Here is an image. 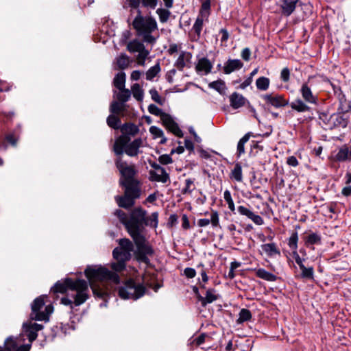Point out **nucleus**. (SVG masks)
<instances>
[{"mask_svg":"<svg viewBox=\"0 0 351 351\" xmlns=\"http://www.w3.org/2000/svg\"><path fill=\"white\" fill-rule=\"evenodd\" d=\"M133 27L138 35L143 37L145 42L153 43L156 40L152 35V33L157 29V23L154 19L143 17L139 14L134 19Z\"/></svg>","mask_w":351,"mask_h":351,"instance_id":"obj_5","label":"nucleus"},{"mask_svg":"<svg viewBox=\"0 0 351 351\" xmlns=\"http://www.w3.org/2000/svg\"><path fill=\"white\" fill-rule=\"evenodd\" d=\"M230 102L233 108L237 109L244 106L245 98L241 94L234 93L230 96Z\"/></svg>","mask_w":351,"mask_h":351,"instance_id":"obj_17","label":"nucleus"},{"mask_svg":"<svg viewBox=\"0 0 351 351\" xmlns=\"http://www.w3.org/2000/svg\"><path fill=\"white\" fill-rule=\"evenodd\" d=\"M67 289L75 291V294L71 296L74 299L75 306H80L89 298V289L88 282L85 280L77 279L75 280L71 278H66L64 281H58L51 288L54 293H63Z\"/></svg>","mask_w":351,"mask_h":351,"instance_id":"obj_3","label":"nucleus"},{"mask_svg":"<svg viewBox=\"0 0 351 351\" xmlns=\"http://www.w3.org/2000/svg\"><path fill=\"white\" fill-rule=\"evenodd\" d=\"M209 87L216 90L220 93H223L226 89L225 83L221 80H217L210 83Z\"/></svg>","mask_w":351,"mask_h":351,"instance_id":"obj_44","label":"nucleus"},{"mask_svg":"<svg viewBox=\"0 0 351 351\" xmlns=\"http://www.w3.org/2000/svg\"><path fill=\"white\" fill-rule=\"evenodd\" d=\"M160 71V63H156L154 66H152L146 72V79L147 80H152L154 77Z\"/></svg>","mask_w":351,"mask_h":351,"instance_id":"obj_39","label":"nucleus"},{"mask_svg":"<svg viewBox=\"0 0 351 351\" xmlns=\"http://www.w3.org/2000/svg\"><path fill=\"white\" fill-rule=\"evenodd\" d=\"M125 250H122L121 248H115L114 249L112 252V255L114 259L116 260H124V261H128L131 258V255H130L128 257L127 256H125Z\"/></svg>","mask_w":351,"mask_h":351,"instance_id":"obj_40","label":"nucleus"},{"mask_svg":"<svg viewBox=\"0 0 351 351\" xmlns=\"http://www.w3.org/2000/svg\"><path fill=\"white\" fill-rule=\"evenodd\" d=\"M252 314L247 309L243 308L239 313V317L238 319V323H242L248 321L251 319Z\"/></svg>","mask_w":351,"mask_h":351,"instance_id":"obj_45","label":"nucleus"},{"mask_svg":"<svg viewBox=\"0 0 351 351\" xmlns=\"http://www.w3.org/2000/svg\"><path fill=\"white\" fill-rule=\"evenodd\" d=\"M114 215H117L121 222L125 226L129 234L130 229H137L138 232H142V223L144 222L146 215V212L142 208H137L132 210L130 218L121 210H117Z\"/></svg>","mask_w":351,"mask_h":351,"instance_id":"obj_6","label":"nucleus"},{"mask_svg":"<svg viewBox=\"0 0 351 351\" xmlns=\"http://www.w3.org/2000/svg\"><path fill=\"white\" fill-rule=\"evenodd\" d=\"M116 62L119 69H124L130 64L129 57L125 54H121L117 58Z\"/></svg>","mask_w":351,"mask_h":351,"instance_id":"obj_36","label":"nucleus"},{"mask_svg":"<svg viewBox=\"0 0 351 351\" xmlns=\"http://www.w3.org/2000/svg\"><path fill=\"white\" fill-rule=\"evenodd\" d=\"M47 295H43L36 298L32 304V313L30 317L32 320L48 321L49 315L53 311L51 304L45 305V298Z\"/></svg>","mask_w":351,"mask_h":351,"instance_id":"obj_9","label":"nucleus"},{"mask_svg":"<svg viewBox=\"0 0 351 351\" xmlns=\"http://www.w3.org/2000/svg\"><path fill=\"white\" fill-rule=\"evenodd\" d=\"M43 328V325L33 323L32 321L23 323V333L19 337H8L3 348L0 349V351H29L32 341L38 336L37 332Z\"/></svg>","mask_w":351,"mask_h":351,"instance_id":"obj_2","label":"nucleus"},{"mask_svg":"<svg viewBox=\"0 0 351 351\" xmlns=\"http://www.w3.org/2000/svg\"><path fill=\"white\" fill-rule=\"evenodd\" d=\"M255 224L261 226L264 223L263 219L258 215L255 214L254 212L252 213L249 217Z\"/></svg>","mask_w":351,"mask_h":351,"instance_id":"obj_55","label":"nucleus"},{"mask_svg":"<svg viewBox=\"0 0 351 351\" xmlns=\"http://www.w3.org/2000/svg\"><path fill=\"white\" fill-rule=\"evenodd\" d=\"M212 68L213 64L206 58H200L195 66L197 72L202 75H207L210 72Z\"/></svg>","mask_w":351,"mask_h":351,"instance_id":"obj_16","label":"nucleus"},{"mask_svg":"<svg viewBox=\"0 0 351 351\" xmlns=\"http://www.w3.org/2000/svg\"><path fill=\"white\" fill-rule=\"evenodd\" d=\"M125 74L123 72H119L117 74L114 79V86L119 89L125 88Z\"/></svg>","mask_w":351,"mask_h":351,"instance_id":"obj_33","label":"nucleus"},{"mask_svg":"<svg viewBox=\"0 0 351 351\" xmlns=\"http://www.w3.org/2000/svg\"><path fill=\"white\" fill-rule=\"evenodd\" d=\"M107 123L110 128L117 129L119 127L120 120L114 115H110L107 118Z\"/></svg>","mask_w":351,"mask_h":351,"instance_id":"obj_50","label":"nucleus"},{"mask_svg":"<svg viewBox=\"0 0 351 351\" xmlns=\"http://www.w3.org/2000/svg\"><path fill=\"white\" fill-rule=\"evenodd\" d=\"M298 234L297 233L293 234L289 239V246L293 250V251H296L298 248Z\"/></svg>","mask_w":351,"mask_h":351,"instance_id":"obj_53","label":"nucleus"},{"mask_svg":"<svg viewBox=\"0 0 351 351\" xmlns=\"http://www.w3.org/2000/svg\"><path fill=\"white\" fill-rule=\"evenodd\" d=\"M293 256L295 261V263H297V265H298V267H301L302 265H304V262L305 261L304 258H301L298 253L297 252V251H293Z\"/></svg>","mask_w":351,"mask_h":351,"instance_id":"obj_63","label":"nucleus"},{"mask_svg":"<svg viewBox=\"0 0 351 351\" xmlns=\"http://www.w3.org/2000/svg\"><path fill=\"white\" fill-rule=\"evenodd\" d=\"M301 270L300 277L304 279H313L314 269L313 267H306L305 265H302L299 267Z\"/></svg>","mask_w":351,"mask_h":351,"instance_id":"obj_32","label":"nucleus"},{"mask_svg":"<svg viewBox=\"0 0 351 351\" xmlns=\"http://www.w3.org/2000/svg\"><path fill=\"white\" fill-rule=\"evenodd\" d=\"M124 195L116 196L115 200L119 206L129 208L134 204V199L141 195L140 186H123Z\"/></svg>","mask_w":351,"mask_h":351,"instance_id":"obj_11","label":"nucleus"},{"mask_svg":"<svg viewBox=\"0 0 351 351\" xmlns=\"http://www.w3.org/2000/svg\"><path fill=\"white\" fill-rule=\"evenodd\" d=\"M125 104L123 102L117 101H112L110 105V112L114 114H120L125 110Z\"/></svg>","mask_w":351,"mask_h":351,"instance_id":"obj_37","label":"nucleus"},{"mask_svg":"<svg viewBox=\"0 0 351 351\" xmlns=\"http://www.w3.org/2000/svg\"><path fill=\"white\" fill-rule=\"evenodd\" d=\"M191 54L189 52L182 51L176 62V66L178 69H182L190 62Z\"/></svg>","mask_w":351,"mask_h":351,"instance_id":"obj_24","label":"nucleus"},{"mask_svg":"<svg viewBox=\"0 0 351 351\" xmlns=\"http://www.w3.org/2000/svg\"><path fill=\"white\" fill-rule=\"evenodd\" d=\"M184 275L189 278H193L196 275V271L193 268L187 267L184 271Z\"/></svg>","mask_w":351,"mask_h":351,"instance_id":"obj_64","label":"nucleus"},{"mask_svg":"<svg viewBox=\"0 0 351 351\" xmlns=\"http://www.w3.org/2000/svg\"><path fill=\"white\" fill-rule=\"evenodd\" d=\"M255 224L261 226L264 223L263 219L258 215L255 214L254 212L252 213L249 217Z\"/></svg>","mask_w":351,"mask_h":351,"instance_id":"obj_56","label":"nucleus"},{"mask_svg":"<svg viewBox=\"0 0 351 351\" xmlns=\"http://www.w3.org/2000/svg\"><path fill=\"white\" fill-rule=\"evenodd\" d=\"M130 138L125 135H121L114 142L113 150L116 155L121 156L123 153L128 156L134 157L140 153V148L143 146V141L141 138H136L130 142Z\"/></svg>","mask_w":351,"mask_h":351,"instance_id":"obj_4","label":"nucleus"},{"mask_svg":"<svg viewBox=\"0 0 351 351\" xmlns=\"http://www.w3.org/2000/svg\"><path fill=\"white\" fill-rule=\"evenodd\" d=\"M336 160L338 161L351 160V147L344 145L339 148L336 154Z\"/></svg>","mask_w":351,"mask_h":351,"instance_id":"obj_20","label":"nucleus"},{"mask_svg":"<svg viewBox=\"0 0 351 351\" xmlns=\"http://www.w3.org/2000/svg\"><path fill=\"white\" fill-rule=\"evenodd\" d=\"M290 106L292 109L299 112H304L310 110V107H308L305 104V101L304 100H302L300 99H298L294 101L291 102Z\"/></svg>","mask_w":351,"mask_h":351,"instance_id":"obj_27","label":"nucleus"},{"mask_svg":"<svg viewBox=\"0 0 351 351\" xmlns=\"http://www.w3.org/2000/svg\"><path fill=\"white\" fill-rule=\"evenodd\" d=\"M243 66V63L240 60H230L224 66V72L229 74L236 70L240 69Z\"/></svg>","mask_w":351,"mask_h":351,"instance_id":"obj_21","label":"nucleus"},{"mask_svg":"<svg viewBox=\"0 0 351 351\" xmlns=\"http://www.w3.org/2000/svg\"><path fill=\"white\" fill-rule=\"evenodd\" d=\"M262 98L267 104L277 108L288 105V101H287L282 95L274 93L265 94L262 96Z\"/></svg>","mask_w":351,"mask_h":351,"instance_id":"obj_12","label":"nucleus"},{"mask_svg":"<svg viewBox=\"0 0 351 351\" xmlns=\"http://www.w3.org/2000/svg\"><path fill=\"white\" fill-rule=\"evenodd\" d=\"M146 226H150L154 228H156L158 223V213L154 212L151 214L149 217L145 219L143 222Z\"/></svg>","mask_w":351,"mask_h":351,"instance_id":"obj_31","label":"nucleus"},{"mask_svg":"<svg viewBox=\"0 0 351 351\" xmlns=\"http://www.w3.org/2000/svg\"><path fill=\"white\" fill-rule=\"evenodd\" d=\"M158 160L162 165H168L172 162V158L168 154L161 155L159 157Z\"/></svg>","mask_w":351,"mask_h":351,"instance_id":"obj_61","label":"nucleus"},{"mask_svg":"<svg viewBox=\"0 0 351 351\" xmlns=\"http://www.w3.org/2000/svg\"><path fill=\"white\" fill-rule=\"evenodd\" d=\"M256 276L261 278L263 280L269 281V282H274L276 280L277 277L276 275L266 271L263 268H258V269H254Z\"/></svg>","mask_w":351,"mask_h":351,"instance_id":"obj_19","label":"nucleus"},{"mask_svg":"<svg viewBox=\"0 0 351 351\" xmlns=\"http://www.w3.org/2000/svg\"><path fill=\"white\" fill-rule=\"evenodd\" d=\"M209 10H210V3L209 2H204L202 5V8H201V10H200L199 14L202 15V16L208 17Z\"/></svg>","mask_w":351,"mask_h":351,"instance_id":"obj_57","label":"nucleus"},{"mask_svg":"<svg viewBox=\"0 0 351 351\" xmlns=\"http://www.w3.org/2000/svg\"><path fill=\"white\" fill-rule=\"evenodd\" d=\"M230 178L237 182L243 181L242 167L240 164L237 163L231 171Z\"/></svg>","mask_w":351,"mask_h":351,"instance_id":"obj_30","label":"nucleus"},{"mask_svg":"<svg viewBox=\"0 0 351 351\" xmlns=\"http://www.w3.org/2000/svg\"><path fill=\"white\" fill-rule=\"evenodd\" d=\"M149 132L153 136L154 138H161L160 143L165 144L167 142V138L164 136V132L160 128L156 126H151Z\"/></svg>","mask_w":351,"mask_h":351,"instance_id":"obj_29","label":"nucleus"},{"mask_svg":"<svg viewBox=\"0 0 351 351\" xmlns=\"http://www.w3.org/2000/svg\"><path fill=\"white\" fill-rule=\"evenodd\" d=\"M330 120L335 125L346 126L345 121L342 116L339 114H333L330 116Z\"/></svg>","mask_w":351,"mask_h":351,"instance_id":"obj_48","label":"nucleus"},{"mask_svg":"<svg viewBox=\"0 0 351 351\" xmlns=\"http://www.w3.org/2000/svg\"><path fill=\"white\" fill-rule=\"evenodd\" d=\"M217 299L218 295L215 293L214 289L207 290L205 297L198 295V300L201 302L203 306H205L207 304L211 303Z\"/></svg>","mask_w":351,"mask_h":351,"instance_id":"obj_18","label":"nucleus"},{"mask_svg":"<svg viewBox=\"0 0 351 351\" xmlns=\"http://www.w3.org/2000/svg\"><path fill=\"white\" fill-rule=\"evenodd\" d=\"M161 121L165 128L173 134L178 137H182L183 136L182 130L171 115L169 114H163L162 119Z\"/></svg>","mask_w":351,"mask_h":351,"instance_id":"obj_13","label":"nucleus"},{"mask_svg":"<svg viewBox=\"0 0 351 351\" xmlns=\"http://www.w3.org/2000/svg\"><path fill=\"white\" fill-rule=\"evenodd\" d=\"M133 97L138 101H141L143 97V91L138 84H134L131 90Z\"/></svg>","mask_w":351,"mask_h":351,"instance_id":"obj_41","label":"nucleus"},{"mask_svg":"<svg viewBox=\"0 0 351 351\" xmlns=\"http://www.w3.org/2000/svg\"><path fill=\"white\" fill-rule=\"evenodd\" d=\"M223 198L228 205V208L231 211H234L235 210L234 204L232 198L231 193L228 190L224 191Z\"/></svg>","mask_w":351,"mask_h":351,"instance_id":"obj_46","label":"nucleus"},{"mask_svg":"<svg viewBox=\"0 0 351 351\" xmlns=\"http://www.w3.org/2000/svg\"><path fill=\"white\" fill-rule=\"evenodd\" d=\"M207 19H208V17L202 16L200 14H199V16H197V18L193 25V29L197 34H200V32L202 29L204 21Z\"/></svg>","mask_w":351,"mask_h":351,"instance_id":"obj_43","label":"nucleus"},{"mask_svg":"<svg viewBox=\"0 0 351 351\" xmlns=\"http://www.w3.org/2000/svg\"><path fill=\"white\" fill-rule=\"evenodd\" d=\"M119 244V247H117V248H121L125 250V256H127L128 257L131 255L132 252L134 251V245L128 239H120Z\"/></svg>","mask_w":351,"mask_h":351,"instance_id":"obj_26","label":"nucleus"},{"mask_svg":"<svg viewBox=\"0 0 351 351\" xmlns=\"http://www.w3.org/2000/svg\"><path fill=\"white\" fill-rule=\"evenodd\" d=\"M116 166L119 169L121 178L120 184L123 186H139V182L135 178L136 170L134 165H128L121 156L116 160Z\"/></svg>","mask_w":351,"mask_h":351,"instance_id":"obj_8","label":"nucleus"},{"mask_svg":"<svg viewBox=\"0 0 351 351\" xmlns=\"http://www.w3.org/2000/svg\"><path fill=\"white\" fill-rule=\"evenodd\" d=\"M270 84L269 79L265 77H258L256 81V85L258 90H266L268 89Z\"/></svg>","mask_w":351,"mask_h":351,"instance_id":"obj_35","label":"nucleus"},{"mask_svg":"<svg viewBox=\"0 0 351 351\" xmlns=\"http://www.w3.org/2000/svg\"><path fill=\"white\" fill-rule=\"evenodd\" d=\"M262 251L269 257H273L280 254V251L277 248L276 245L274 243L263 244L261 245Z\"/></svg>","mask_w":351,"mask_h":351,"instance_id":"obj_22","label":"nucleus"},{"mask_svg":"<svg viewBox=\"0 0 351 351\" xmlns=\"http://www.w3.org/2000/svg\"><path fill=\"white\" fill-rule=\"evenodd\" d=\"M115 263H112L110 265L111 268L116 272L123 271L125 267V261L124 260H117Z\"/></svg>","mask_w":351,"mask_h":351,"instance_id":"obj_49","label":"nucleus"},{"mask_svg":"<svg viewBox=\"0 0 351 351\" xmlns=\"http://www.w3.org/2000/svg\"><path fill=\"white\" fill-rule=\"evenodd\" d=\"M148 111L149 113L154 115L159 116L161 120L162 119V115L167 114V113L162 112V110L160 108H159L154 104H150L148 106Z\"/></svg>","mask_w":351,"mask_h":351,"instance_id":"obj_47","label":"nucleus"},{"mask_svg":"<svg viewBox=\"0 0 351 351\" xmlns=\"http://www.w3.org/2000/svg\"><path fill=\"white\" fill-rule=\"evenodd\" d=\"M321 238L316 233L310 234L307 237L306 242L308 244H317L320 242Z\"/></svg>","mask_w":351,"mask_h":351,"instance_id":"obj_51","label":"nucleus"},{"mask_svg":"<svg viewBox=\"0 0 351 351\" xmlns=\"http://www.w3.org/2000/svg\"><path fill=\"white\" fill-rule=\"evenodd\" d=\"M250 137V133H247L245 134L239 141L237 145V152L238 156H240L241 154H244L245 152V144L249 141Z\"/></svg>","mask_w":351,"mask_h":351,"instance_id":"obj_38","label":"nucleus"},{"mask_svg":"<svg viewBox=\"0 0 351 351\" xmlns=\"http://www.w3.org/2000/svg\"><path fill=\"white\" fill-rule=\"evenodd\" d=\"M210 223L213 227H217L219 224V215L217 211H213L210 215Z\"/></svg>","mask_w":351,"mask_h":351,"instance_id":"obj_58","label":"nucleus"},{"mask_svg":"<svg viewBox=\"0 0 351 351\" xmlns=\"http://www.w3.org/2000/svg\"><path fill=\"white\" fill-rule=\"evenodd\" d=\"M157 13L159 14L160 21L165 22L169 16V12L164 10H158Z\"/></svg>","mask_w":351,"mask_h":351,"instance_id":"obj_60","label":"nucleus"},{"mask_svg":"<svg viewBox=\"0 0 351 351\" xmlns=\"http://www.w3.org/2000/svg\"><path fill=\"white\" fill-rule=\"evenodd\" d=\"M193 182L194 181L191 179L185 180V187L182 189L183 193H190L195 189Z\"/></svg>","mask_w":351,"mask_h":351,"instance_id":"obj_52","label":"nucleus"},{"mask_svg":"<svg viewBox=\"0 0 351 351\" xmlns=\"http://www.w3.org/2000/svg\"><path fill=\"white\" fill-rule=\"evenodd\" d=\"M145 291V289L142 285H136L132 280H128L118 289L119 297L124 300H137L144 295Z\"/></svg>","mask_w":351,"mask_h":351,"instance_id":"obj_10","label":"nucleus"},{"mask_svg":"<svg viewBox=\"0 0 351 351\" xmlns=\"http://www.w3.org/2000/svg\"><path fill=\"white\" fill-rule=\"evenodd\" d=\"M114 94H116L117 98L119 101L125 103L130 98L131 91L129 89L123 88L119 89L118 93L114 92Z\"/></svg>","mask_w":351,"mask_h":351,"instance_id":"obj_34","label":"nucleus"},{"mask_svg":"<svg viewBox=\"0 0 351 351\" xmlns=\"http://www.w3.org/2000/svg\"><path fill=\"white\" fill-rule=\"evenodd\" d=\"M149 55V51L147 49H145L140 53H138L136 56V62L138 65L144 66L145 65V60Z\"/></svg>","mask_w":351,"mask_h":351,"instance_id":"obj_42","label":"nucleus"},{"mask_svg":"<svg viewBox=\"0 0 351 351\" xmlns=\"http://www.w3.org/2000/svg\"><path fill=\"white\" fill-rule=\"evenodd\" d=\"M298 0H283L281 5L282 13L285 15L289 16L295 8Z\"/></svg>","mask_w":351,"mask_h":351,"instance_id":"obj_23","label":"nucleus"},{"mask_svg":"<svg viewBox=\"0 0 351 351\" xmlns=\"http://www.w3.org/2000/svg\"><path fill=\"white\" fill-rule=\"evenodd\" d=\"M300 93L302 97L303 100L308 104H317L318 99L315 95L307 83H303L300 89Z\"/></svg>","mask_w":351,"mask_h":351,"instance_id":"obj_15","label":"nucleus"},{"mask_svg":"<svg viewBox=\"0 0 351 351\" xmlns=\"http://www.w3.org/2000/svg\"><path fill=\"white\" fill-rule=\"evenodd\" d=\"M154 170L150 171L151 179L154 181L161 182L165 183L169 180V175L165 171V169L158 165H154L152 166Z\"/></svg>","mask_w":351,"mask_h":351,"instance_id":"obj_14","label":"nucleus"},{"mask_svg":"<svg viewBox=\"0 0 351 351\" xmlns=\"http://www.w3.org/2000/svg\"><path fill=\"white\" fill-rule=\"evenodd\" d=\"M127 49L130 53H137L145 49L143 43L136 39L128 43Z\"/></svg>","mask_w":351,"mask_h":351,"instance_id":"obj_25","label":"nucleus"},{"mask_svg":"<svg viewBox=\"0 0 351 351\" xmlns=\"http://www.w3.org/2000/svg\"><path fill=\"white\" fill-rule=\"evenodd\" d=\"M238 213L243 216H246L247 218L250 217L252 211L243 206H239L237 208Z\"/></svg>","mask_w":351,"mask_h":351,"instance_id":"obj_59","label":"nucleus"},{"mask_svg":"<svg viewBox=\"0 0 351 351\" xmlns=\"http://www.w3.org/2000/svg\"><path fill=\"white\" fill-rule=\"evenodd\" d=\"M84 274L93 295L101 299H104L110 293L111 289H116L114 287L120 282L117 274L110 271L102 265H89L85 269Z\"/></svg>","mask_w":351,"mask_h":351,"instance_id":"obj_1","label":"nucleus"},{"mask_svg":"<svg viewBox=\"0 0 351 351\" xmlns=\"http://www.w3.org/2000/svg\"><path fill=\"white\" fill-rule=\"evenodd\" d=\"M130 235L133 239L136 247L134 254L136 258L142 262L147 263V256L153 254V250L146 241L142 232H138L137 229H130Z\"/></svg>","mask_w":351,"mask_h":351,"instance_id":"obj_7","label":"nucleus"},{"mask_svg":"<svg viewBox=\"0 0 351 351\" xmlns=\"http://www.w3.org/2000/svg\"><path fill=\"white\" fill-rule=\"evenodd\" d=\"M290 71L288 68H284L280 73V77L282 80L287 82L289 80Z\"/></svg>","mask_w":351,"mask_h":351,"instance_id":"obj_62","label":"nucleus"},{"mask_svg":"<svg viewBox=\"0 0 351 351\" xmlns=\"http://www.w3.org/2000/svg\"><path fill=\"white\" fill-rule=\"evenodd\" d=\"M121 132L123 134V135H125L129 136V135L134 136L138 132V127L132 123H127L123 125L121 127Z\"/></svg>","mask_w":351,"mask_h":351,"instance_id":"obj_28","label":"nucleus"},{"mask_svg":"<svg viewBox=\"0 0 351 351\" xmlns=\"http://www.w3.org/2000/svg\"><path fill=\"white\" fill-rule=\"evenodd\" d=\"M152 99L156 103L162 105L163 104V99L161 98L158 91L156 89H151L149 90Z\"/></svg>","mask_w":351,"mask_h":351,"instance_id":"obj_54","label":"nucleus"}]
</instances>
